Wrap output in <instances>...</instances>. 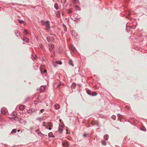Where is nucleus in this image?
<instances>
[{"label":"nucleus","instance_id":"obj_17","mask_svg":"<svg viewBox=\"0 0 147 147\" xmlns=\"http://www.w3.org/2000/svg\"><path fill=\"white\" fill-rule=\"evenodd\" d=\"M17 117H11V118H9V119H13V120H16V119H17Z\"/></svg>","mask_w":147,"mask_h":147},{"label":"nucleus","instance_id":"obj_19","mask_svg":"<svg viewBox=\"0 0 147 147\" xmlns=\"http://www.w3.org/2000/svg\"><path fill=\"white\" fill-rule=\"evenodd\" d=\"M101 143L103 145H106V142L104 140H102L101 141Z\"/></svg>","mask_w":147,"mask_h":147},{"label":"nucleus","instance_id":"obj_28","mask_svg":"<svg viewBox=\"0 0 147 147\" xmlns=\"http://www.w3.org/2000/svg\"><path fill=\"white\" fill-rule=\"evenodd\" d=\"M117 115L119 117V118L121 119V117H121V116L119 114H118Z\"/></svg>","mask_w":147,"mask_h":147},{"label":"nucleus","instance_id":"obj_11","mask_svg":"<svg viewBox=\"0 0 147 147\" xmlns=\"http://www.w3.org/2000/svg\"><path fill=\"white\" fill-rule=\"evenodd\" d=\"M23 33L25 35H26L28 34V30H27L25 29L24 30Z\"/></svg>","mask_w":147,"mask_h":147},{"label":"nucleus","instance_id":"obj_15","mask_svg":"<svg viewBox=\"0 0 147 147\" xmlns=\"http://www.w3.org/2000/svg\"><path fill=\"white\" fill-rule=\"evenodd\" d=\"M32 59L33 60H35L36 59V57L35 55H32Z\"/></svg>","mask_w":147,"mask_h":147},{"label":"nucleus","instance_id":"obj_9","mask_svg":"<svg viewBox=\"0 0 147 147\" xmlns=\"http://www.w3.org/2000/svg\"><path fill=\"white\" fill-rule=\"evenodd\" d=\"M25 108V107L24 105H21L19 106V109L20 110H23Z\"/></svg>","mask_w":147,"mask_h":147},{"label":"nucleus","instance_id":"obj_35","mask_svg":"<svg viewBox=\"0 0 147 147\" xmlns=\"http://www.w3.org/2000/svg\"><path fill=\"white\" fill-rule=\"evenodd\" d=\"M20 131V129L18 130V132H19V131Z\"/></svg>","mask_w":147,"mask_h":147},{"label":"nucleus","instance_id":"obj_36","mask_svg":"<svg viewBox=\"0 0 147 147\" xmlns=\"http://www.w3.org/2000/svg\"><path fill=\"white\" fill-rule=\"evenodd\" d=\"M59 120L60 121H61V119H60Z\"/></svg>","mask_w":147,"mask_h":147},{"label":"nucleus","instance_id":"obj_32","mask_svg":"<svg viewBox=\"0 0 147 147\" xmlns=\"http://www.w3.org/2000/svg\"><path fill=\"white\" fill-rule=\"evenodd\" d=\"M44 109H41L40 110V112L41 113H42L43 112V111L44 110Z\"/></svg>","mask_w":147,"mask_h":147},{"label":"nucleus","instance_id":"obj_24","mask_svg":"<svg viewBox=\"0 0 147 147\" xmlns=\"http://www.w3.org/2000/svg\"><path fill=\"white\" fill-rule=\"evenodd\" d=\"M97 95V93L95 92H93L92 93V95L93 96H96Z\"/></svg>","mask_w":147,"mask_h":147},{"label":"nucleus","instance_id":"obj_18","mask_svg":"<svg viewBox=\"0 0 147 147\" xmlns=\"http://www.w3.org/2000/svg\"><path fill=\"white\" fill-rule=\"evenodd\" d=\"M54 6L56 9H59L57 3L55 4Z\"/></svg>","mask_w":147,"mask_h":147},{"label":"nucleus","instance_id":"obj_31","mask_svg":"<svg viewBox=\"0 0 147 147\" xmlns=\"http://www.w3.org/2000/svg\"><path fill=\"white\" fill-rule=\"evenodd\" d=\"M47 72V70L45 69L43 70V73H46Z\"/></svg>","mask_w":147,"mask_h":147},{"label":"nucleus","instance_id":"obj_38","mask_svg":"<svg viewBox=\"0 0 147 147\" xmlns=\"http://www.w3.org/2000/svg\"><path fill=\"white\" fill-rule=\"evenodd\" d=\"M76 7H78V6H77V5H76Z\"/></svg>","mask_w":147,"mask_h":147},{"label":"nucleus","instance_id":"obj_6","mask_svg":"<svg viewBox=\"0 0 147 147\" xmlns=\"http://www.w3.org/2000/svg\"><path fill=\"white\" fill-rule=\"evenodd\" d=\"M44 67L45 66L43 65H41L40 67V70L41 72L42 73H43V70H44Z\"/></svg>","mask_w":147,"mask_h":147},{"label":"nucleus","instance_id":"obj_13","mask_svg":"<svg viewBox=\"0 0 147 147\" xmlns=\"http://www.w3.org/2000/svg\"><path fill=\"white\" fill-rule=\"evenodd\" d=\"M48 125H49L50 126V127L48 128L49 129V130H51V126L52 127L53 126L52 125L51 123H48Z\"/></svg>","mask_w":147,"mask_h":147},{"label":"nucleus","instance_id":"obj_3","mask_svg":"<svg viewBox=\"0 0 147 147\" xmlns=\"http://www.w3.org/2000/svg\"><path fill=\"white\" fill-rule=\"evenodd\" d=\"M46 89V87L45 86H41L40 88V92H43Z\"/></svg>","mask_w":147,"mask_h":147},{"label":"nucleus","instance_id":"obj_1","mask_svg":"<svg viewBox=\"0 0 147 147\" xmlns=\"http://www.w3.org/2000/svg\"><path fill=\"white\" fill-rule=\"evenodd\" d=\"M41 23L43 26H46V29L49 30L50 29V22L49 21H45L42 20L41 21Z\"/></svg>","mask_w":147,"mask_h":147},{"label":"nucleus","instance_id":"obj_34","mask_svg":"<svg viewBox=\"0 0 147 147\" xmlns=\"http://www.w3.org/2000/svg\"><path fill=\"white\" fill-rule=\"evenodd\" d=\"M66 29H66V28H65L64 29V30H65V31H66Z\"/></svg>","mask_w":147,"mask_h":147},{"label":"nucleus","instance_id":"obj_14","mask_svg":"<svg viewBox=\"0 0 147 147\" xmlns=\"http://www.w3.org/2000/svg\"><path fill=\"white\" fill-rule=\"evenodd\" d=\"M104 138L106 140H107L108 139V136L107 135H105L104 136Z\"/></svg>","mask_w":147,"mask_h":147},{"label":"nucleus","instance_id":"obj_10","mask_svg":"<svg viewBox=\"0 0 147 147\" xmlns=\"http://www.w3.org/2000/svg\"><path fill=\"white\" fill-rule=\"evenodd\" d=\"M23 40L26 41L27 42H29V39L26 37H24L23 38Z\"/></svg>","mask_w":147,"mask_h":147},{"label":"nucleus","instance_id":"obj_30","mask_svg":"<svg viewBox=\"0 0 147 147\" xmlns=\"http://www.w3.org/2000/svg\"><path fill=\"white\" fill-rule=\"evenodd\" d=\"M125 108L127 109H129V106L128 105L126 106H125Z\"/></svg>","mask_w":147,"mask_h":147},{"label":"nucleus","instance_id":"obj_21","mask_svg":"<svg viewBox=\"0 0 147 147\" xmlns=\"http://www.w3.org/2000/svg\"><path fill=\"white\" fill-rule=\"evenodd\" d=\"M18 21L20 23H22L24 22L22 20H18Z\"/></svg>","mask_w":147,"mask_h":147},{"label":"nucleus","instance_id":"obj_20","mask_svg":"<svg viewBox=\"0 0 147 147\" xmlns=\"http://www.w3.org/2000/svg\"><path fill=\"white\" fill-rule=\"evenodd\" d=\"M53 135V133L52 132L49 133L48 134V136L49 137H52Z\"/></svg>","mask_w":147,"mask_h":147},{"label":"nucleus","instance_id":"obj_23","mask_svg":"<svg viewBox=\"0 0 147 147\" xmlns=\"http://www.w3.org/2000/svg\"><path fill=\"white\" fill-rule=\"evenodd\" d=\"M57 63L60 65L62 64V63L61 61H57Z\"/></svg>","mask_w":147,"mask_h":147},{"label":"nucleus","instance_id":"obj_33","mask_svg":"<svg viewBox=\"0 0 147 147\" xmlns=\"http://www.w3.org/2000/svg\"><path fill=\"white\" fill-rule=\"evenodd\" d=\"M43 125L44 126H45V122H44L43 123Z\"/></svg>","mask_w":147,"mask_h":147},{"label":"nucleus","instance_id":"obj_2","mask_svg":"<svg viewBox=\"0 0 147 147\" xmlns=\"http://www.w3.org/2000/svg\"><path fill=\"white\" fill-rule=\"evenodd\" d=\"M47 40L49 42L53 41L54 39V37L51 35L50 36H49L48 37H47Z\"/></svg>","mask_w":147,"mask_h":147},{"label":"nucleus","instance_id":"obj_26","mask_svg":"<svg viewBox=\"0 0 147 147\" xmlns=\"http://www.w3.org/2000/svg\"><path fill=\"white\" fill-rule=\"evenodd\" d=\"M71 49L73 50L74 51V50L75 49L74 47L71 46Z\"/></svg>","mask_w":147,"mask_h":147},{"label":"nucleus","instance_id":"obj_12","mask_svg":"<svg viewBox=\"0 0 147 147\" xmlns=\"http://www.w3.org/2000/svg\"><path fill=\"white\" fill-rule=\"evenodd\" d=\"M16 129H13L12 131L11 132V134H13L15 133H16Z\"/></svg>","mask_w":147,"mask_h":147},{"label":"nucleus","instance_id":"obj_8","mask_svg":"<svg viewBox=\"0 0 147 147\" xmlns=\"http://www.w3.org/2000/svg\"><path fill=\"white\" fill-rule=\"evenodd\" d=\"M49 46L50 47L49 49H51L54 47V45L51 43H50L49 44Z\"/></svg>","mask_w":147,"mask_h":147},{"label":"nucleus","instance_id":"obj_7","mask_svg":"<svg viewBox=\"0 0 147 147\" xmlns=\"http://www.w3.org/2000/svg\"><path fill=\"white\" fill-rule=\"evenodd\" d=\"M60 108V106L59 104H57L55 105V108L56 109H58Z\"/></svg>","mask_w":147,"mask_h":147},{"label":"nucleus","instance_id":"obj_22","mask_svg":"<svg viewBox=\"0 0 147 147\" xmlns=\"http://www.w3.org/2000/svg\"><path fill=\"white\" fill-rule=\"evenodd\" d=\"M64 84L63 83H60L57 86V88H58L60 87L61 85H63Z\"/></svg>","mask_w":147,"mask_h":147},{"label":"nucleus","instance_id":"obj_27","mask_svg":"<svg viewBox=\"0 0 147 147\" xmlns=\"http://www.w3.org/2000/svg\"><path fill=\"white\" fill-rule=\"evenodd\" d=\"M87 136V134H84L83 135V136L84 137H86Z\"/></svg>","mask_w":147,"mask_h":147},{"label":"nucleus","instance_id":"obj_37","mask_svg":"<svg viewBox=\"0 0 147 147\" xmlns=\"http://www.w3.org/2000/svg\"><path fill=\"white\" fill-rule=\"evenodd\" d=\"M76 7H78V6H77V5H76Z\"/></svg>","mask_w":147,"mask_h":147},{"label":"nucleus","instance_id":"obj_5","mask_svg":"<svg viewBox=\"0 0 147 147\" xmlns=\"http://www.w3.org/2000/svg\"><path fill=\"white\" fill-rule=\"evenodd\" d=\"M62 145L64 147H67L69 146L68 143L65 141L63 143Z\"/></svg>","mask_w":147,"mask_h":147},{"label":"nucleus","instance_id":"obj_4","mask_svg":"<svg viewBox=\"0 0 147 147\" xmlns=\"http://www.w3.org/2000/svg\"><path fill=\"white\" fill-rule=\"evenodd\" d=\"M63 128V127L62 125H59L58 130L60 133H61L62 132Z\"/></svg>","mask_w":147,"mask_h":147},{"label":"nucleus","instance_id":"obj_39","mask_svg":"<svg viewBox=\"0 0 147 147\" xmlns=\"http://www.w3.org/2000/svg\"><path fill=\"white\" fill-rule=\"evenodd\" d=\"M76 7H78V6H77V5H76Z\"/></svg>","mask_w":147,"mask_h":147},{"label":"nucleus","instance_id":"obj_29","mask_svg":"<svg viewBox=\"0 0 147 147\" xmlns=\"http://www.w3.org/2000/svg\"><path fill=\"white\" fill-rule=\"evenodd\" d=\"M69 13H71V9H69L68 10Z\"/></svg>","mask_w":147,"mask_h":147},{"label":"nucleus","instance_id":"obj_25","mask_svg":"<svg viewBox=\"0 0 147 147\" xmlns=\"http://www.w3.org/2000/svg\"><path fill=\"white\" fill-rule=\"evenodd\" d=\"M112 118L114 120H115V119H116V117L115 116L113 115V116H112Z\"/></svg>","mask_w":147,"mask_h":147},{"label":"nucleus","instance_id":"obj_16","mask_svg":"<svg viewBox=\"0 0 147 147\" xmlns=\"http://www.w3.org/2000/svg\"><path fill=\"white\" fill-rule=\"evenodd\" d=\"M69 63L70 65H72L73 67L74 66L73 62L71 60H69Z\"/></svg>","mask_w":147,"mask_h":147}]
</instances>
